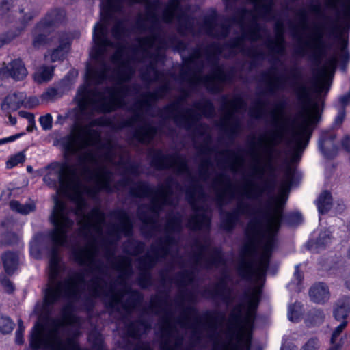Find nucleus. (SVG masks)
I'll return each mask as SVG.
<instances>
[{"label":"nucleus","mask_w":350,"mask_h":350,"mask_svg":"<svg viewBox=\"0 0 350 350\" xmlns=\"http://www.w3.org/2000/svg\"><path fill=\"white\" fill-rule=\"evenodd\" d=\"M89 116L90 113L82 115L79 109V119L88 122L84 126L75 122L71 132L57 142L65 159L76 156L77 163L53 162L46 166L49 172L43 178L57 193L69 195L74 206L69 210L57 196L53 197L55 204L50 216L53 229L49 234L53 245L43 306H53L60 299L77 301L89 275L92 278L88 290L91 297H102L106 306H139L142 295L128 284L133 274L132 260L116 256L122 234L127 237L133 234V220L124 210L114 211L111 215L118 222L108 224L103 234L105 215L98 207L88 212L83 191L93 196L100 190L113 192L129 187L131 196L150 198L148 204L137 208L142 233L146 238L157 237L162 231L164 234L137 259L138 284L147 288L152 285L151 269L167 256L170 261L159 271L163 286L171 282L170 273L175 265L180 269L186 267L174 236L182 230V215L171 210L178 203L172 196L173 187L180 189L181 186L171 175L157 187L145 181L134 183L128 175L138 176L139 165L130 161L123 149L111 140L102 143L100 132L93 129L96 126L110 125L111 120L104 116L96 119Z\"/></svg>","instance_id":"nucleus-1"},{"label":"nucleus","mask_w":350,"mask_h":350,"mask_svg":"<svg viewBox=\"0 0 350 350\" xmlns=\"http://www.w3.org/2000/svg\"><path fill=\"white\" fill-rule=\"evenodd\" d=\"M142 0H103L106 7L109 19L115 14L122 18L116 21L112 34L118 41L112 42L108 38V27L105 24L97 23L94 28V58L96 64L87 70V78L90 83L99 85L109 79L116 84L103 89L81 88L76 96L77 107L82 115L89 113L90 118L95 113H109L125 105L127 96L137 94L138 85L133 86L124 83L131 79L135 71L137 62H148L141 70L142 80L149 85L152 82L163 83L154 91H148L141 94L130 107L131 116L122 120L118 129L131 127L139 124L134 132V137L142 144H148L156 135L158 129L146 120L145 115L156 116L151 112L152 104L163 98L170 91V85L165 81L163 73L157 69L158 62L163 61V51L173 44L175 36L167 38L159 20L157 10L161 5L160 0H145L144 14H138L135 28L139 33L148 32L149 35L139 37L137 44L131 47V56L125 58L126 45L124 43L128 35L126 27L127 18L125 7L139 3Z\"/></svg>","instance_id":"nucleus-2"},{"label":"nucleus","mask_w":350,"mask_h":350,"mask_svg":"<svg viewBox=\"0 0 350 350\" xmlns=\"http://www.w3.org/2000/svg\"><path fill=\"white\" fill-rule=\"evenodd\" d=\"M276 186L275 180H266L262 187L247 182L242 192L236 196L231 191L230 178L223 172L217 174L211 180V187L215 193V201L220 208L221 226L232 231L239 221L241 216H250L251 208L243 198L262 203L265 193L269 200L264 207L257 210L259 217L252 218L247 224V241L243 245L237 265L239 277L248 282H259L265 279L270 258L275 248L277 234L283 219V208L287 200L290 183L282 187L279 196L272 194Z\"/></svg>","instance_id":"nucleus-3"},{"label":"nucleus","mask_w":350,"mask_h":350,"mask_svg":"<svg viewBox=\"0 0 350 350\" xmlns=\"http://www.w3.org/2000/svg\"><path fill=\"white\" fill-rule=\"evenodd\" d=\"M151 165L158 170H172L179 176L185 174L189 182L185 189V196L191 205L193 214L188 219L187 227L191 230H202V237L193 240L191 250L189 253V260L185 262L186 267L177 272L171 282L178 288V292L173 301H170L167 295H155L151 297L149 304H185L187 301H193L195 293L187 291L201 269H210L225 265L221 251L218 247L210 250L211 241L208 233L211 224V210L206 202V194L200 180L206 183L210 178V168L213 163L211 157H202L198 166L199 179L194 176L188 166L185 156L176 153L165 154L161 150L154 149L150 151Z\"/></svg>","instance_id":"nucleus-4"},{"label":"nucleus","mask_w":350,"mask_h":350,"mask_svg":"<svg viewBox=\"0 0 350 350\" xmlns=\"http://www.w3.org/2000/svg\"><path fill=\"white\" fill-rule=\"evenodd\" d=\"M295 94L299 105L300 116L303 118V122L292 131L290 137L286 139L288 146L294 145L293 153L291 157L293 163L300 160L302 152L306 148L312 131L309 125L315 124L320 118L319 104L317 100H312L310 98V90L306 85L294 87Z\"/></svg>","instance_id":"nucleus-5"},{"label":"nucleus","mask_w":350,"mask_h":350,"mask_svg":"<svg viewBox=\"0 0 350 350\" xmlns=\"http://www.w3.org/2000/svg\"><path fill=\"white\" fill-rule=\"evenodd\" d=\"M260 290L255 288L248 301V308L243 314L244 304H237L229 315V323L231 329L239 331L237 341L232 340L222 345L221 350H250L251 341L249 334L252 331L256 317V310L260 300Z\"/></svg>","instance_id":"nucleus-6"},{"label":"nucleus","mask_w":350,"mask_h":350,"mask_svg":"<svg viewBox=\"0 0 350 350\" xmlns=\"http://www.w3.org/2000/svg\"><path fill=\"white\" fill-rule=\"evenodd\" d=\"M337 62L338 58L334 55L330 56L326 59L325 64L321 68V73L317 77L316 80L312 84V88L308 86L306 83L297 82V80L301 78V75L297 68H293L291 70V75L288 77H277L274 79L270 77L267 81V91L271 94H274L278 90H284L288 86L292 88L295 93V86L306 85L308 88H310V94L312 90L317 94H321L324 90L327 92L330 84L329 83L328 80L325 79V77L329 72H334ZM310 98H312L311 96ZM311 99L314 100L312 98Z\"/></svg>","instance_id":"nucleus-7"},{"label":"nucleus","mask_w":350,"mask_h":350,"mask_svg":"<svg viewBox=\"0 0 350 350\" xmlns=\"http://www.w3.org/2000/svg\"><path fill=\"white\" fill-rule=\"evenodd\" d=\"M189 92L184 90L183 94L174 102L167 105L163 109H157V115L163 120H172L178 126L187 131H191L201 119L199 112L193 108L180 110V105L187 100Z\"/></svg>","instance_id":"nucleus-8"},{"label":"nucleus","mask_w":350,"mask_h":350,"mask_svg":"<svg viewBox=\"0 0 350 350\" xmlns=\"http://www.w3.org/2000/svg\"><path fill=\"white\" fill-rule=\"evenodd\" d=\"M285 105L284 103H280L276 105V108L270 111L271 117V123L275 126V129L271 131L268 137L260 138L265 147V153L267 164H271L274 159L275 153L278 155L280 154L275 147L283 142L286 134V125L284 122V110Z\"/></svg>","instance_id":"nucleus-9"},{"label":"nucleus","mask_w":350,"mask_h":350,"mask_svg":"<svg viewBox=\"0 0 350 350\" xmlns=\"http://www.w3.org/2000/svg\"><path fill=\"white\" fill-rule=\"evenodd\" d=\"M246 107L245 102L239 96L226 101L222 106L224 113L217 125L231 142H234L236 137L243 131L241 120L235 114L241 111H245Z\"/></svg>","instance_id":"nucleus-10"},{"label":"nucleus","mask_w":350,"mask_h":350,"mask_svg":"<svg viewBox=\"0 0 350 350\" xmlns=\"http://www.w3.org/2000/svg\"><path fill=\"white\" fill-rule=\"evenodd\" d=\"M340 1V0H325V8L336 11V20L334 21L332 20L330 16L325 14L320 4L312 5L310 8L311 12L324 20L323 27H328L332 32L337 29L338 22H340L345 28H350V2L344 3L342 10H340L338 8Z\"/></svg>","instance_id":"nucleus-11"},{"label":"nucleus","mask_w":350,"mask_h":350,"mask_svg":"<svg viewBox=\"0 0 350 350\" xmlns=\"http://www.w3.org/2000/svg\"><path fill=\"white\" fill-rule=\"evenodd\" d=\"M175 17L180 34L193 33V21L182 12L180 0H170L162 12L161 18L165 23H171Z\"/></svg>","instance_id":"nucleus-12"},{"label":"nucleus","mask_w":350,"mask_h":350,"mask_svg":"<svg viewBox=\"0 0 350 350\" xmlns=\"http://www.w3.org/2000/svg\"><path fill=\"white\" fill-rule=\"evenodd\" d=\"M27 70L21 59H15L6 64L3 63L0 67V79L3 80L12 78L14 81H23L27 75Z\"/></svg>","instance_id":"nucleus-13"},{"label":"nucleus","mask_w":350,"mask_h":350,"mask_svg":"<svg viewBox=\"0 0 350 350\" xmlns=\"http://www.w3.org/2000/svg\"><path fill=\"white\" fill-rule=\"evenodd\" d=\"M202 295L208 298L221 299L227 306L232 301L231 290L228 286L226 275H223L220 280L211 287H206Z\"/></svg>","instance_id":"nucleus-14"},{"label":"nucleus","mask_w":350,"mask_h":350,"mask_svg":"<svg viewBox=\"0 0 350 350\" xmlns=\"http://www.w3.org/2000/svg\"><path fill=\"white\" fill-rule=\"evenodd\" d=\"M217 157V165L219 168L225 169L227 165L230 170L237 173L239 169L242 166L244 159L242 157L238 155L234 151L230 149H224L218 151Z\"/></svg>","instance_id":"nucleus-15"},{"label":"nucleus","mask_w":350,"mask_h":350,"mask_svg":"<svg viewBox=\"0 0 350 350\" xmlns=\"http://www.w3.org/2000/svg\"><path fill=\"white\" fill-rule=\"evenodd\" d=\"M208 126L205 124L197 123L196 126L190 131L196 137L197 135L203 137L204 143L199 146L198 153L203 157H211V155L215 152L213 147L211 146V136L208 133Z\"/></svg>","instance_id":"nucleus-16"},{"label":"nucleus","mask_w":350,"mask_h":350,"mask_svg":"<svg viewBox=\"0 0 350 350\" xmlns=\"http://www.w3.org/2000/svg\"><path fill=\"white\" fill-rule=\"evenodd\" d=\"M336 137V133L332 131H325L321 133L319 139V148L324 157L333 158L336 156L338 147L334 144Z\"/></svg>","instance_id":"nucleus-17"},{"label":"nucleus","mask_w":350,"mask_h":350,"mask_svg":"<svg viewBox=\"0 0 350 350\" xmlns=\"http://www.w3.org/2000/svg\"><path fill=\"white\" fill-rule=\"evenodd\" d=\"M308 295L312 301L319 304H323L330 299L329 286L321 282L313 284L309 289Z\"/></svg>","instance_id":"nucleus-18"},{"label":"nucleus","mask_w":350,"mask_h":350,"mask_svg":"<svg viewBox=\"0 0 350 350\" xmlns=\"http://www.w3.org/2000/svg\"><path fill=\"white\" fill-rule=\"evenodd\" d=\"M350 314V297L343 295L338 299L333 306V317L338 321H347Z\"/></svg>","instance_id":"nucleus-19"},{"label":"nucleus","mask_w":350,"mask_h":350,"mask_svg":"<svg viewBox=\"0 0 350 350\" xmlns=\"http://www.w3.org/2000/svg\"><path fill=\"white\" fill-rule=\"evenodd\" d=\"M59 44L57 48L54 49L50 55L52 62L64 60L69 50L70 38L66 33L59 34Z\"/></svg>","instance_id":"nucleus-20"},{"label":"nucleus","mask_w":350,"mask_h":350,"mask_svg":"<svg viewBox=\"0 0 350 350\" xmlns=\"http://www.w3.org/2000/svg\"><path fill=\"white\" fill-rule=\"evenodd\" d=\"M25 96L23 92L9 94L2 101L1 109L3 111H16L24 104Z\"/></svg>","instance_id":"nucleus-21"},{"label":"nucleus","mask_w":350,"mask_h":350,"mask_svg":"<svg viewBox=\"0 0 350 350\" xmlns=\"http://www.w3.org/2000/svg\"><path fill=\"white\" fill-rule=\"evenodd\" d=\"M265 44L273 55L270 63L275 64L280 61L279 56H283L286 53L285 42L274 41L269 38L265 42Z\"/></svg>","instance_id":"nucleus-22"},{"label":"nucleus","mask_w":350,"mask_h":350,"mask_svg":"<svg viewBox=\"0 0 350 350\" xmlns=\"http://www.w3.org/2000/svg\"><path fill=\"white\" fill-rule=\"evenodd\" d=\"M1 258L5 272L9 275H12L18 267L19 258L18 254L15 252L8 251L1 254Z\"/></svg>","instance_id":"nucleus-23"},{"label":"nucleus","mask_w":350,"mask_h":350,"mask_svg":"<svg viewBox=\"0 0 350 350\" xmlns=\"http://www.w3.org/2000/svg\"><path fill=\"white\" fill-rule=\"evenodd\" d=\"M19 14H21V16L19 17L21 26L16 29H22V33L28 25L29 23L38 15V12L33 10L31 5L26 4L21 5L19 8Z\"/></svg>","instance_id":"nucleus-24"},{"label":"nucleus","mask_w":350,"mask_h":350,"mask_svg":"<svg viewBox=\"0 0 350 350\" xmlns=\"http://www.w3.org/2000/svg\"><path fill=\"white\" fill-rule=\"evenodd\" d=\"M64 17L65 12L63 10L55 9L49 12L39 23H42V25L49 29L52 26H56L61 23Z\"/></svg>","instance_id":"nucleus-25"},{"label":"nucleus","mask_w":350,"mask_h":350,"mask_svg":"<svg viewBox=\"0 0 350 350\" xmlns=\"http://www.w3.org/2000/svg\"><path fill=\"white\" fill-rule=\"evenodd\" d=\"M193 109L199 112L201 118L204 116L207 118H213L215 116L213 104L208 99L202 98L193 103Z\"/></svg>","instance_id":"nucleus-26"},{"label":"nucleus","mask_w":350,"mask_h":350,"mask_svg":"<svg viewBox=\"0 0 350 350\" xmlns=\"http://www.w3.org/2000/svg\"><path fill=\"white\" fill-rule=\"evenodd\" d=\"M205 316L206 320L203 323V327L207 331V337L214 340L217 338V316L211 312H207Z\"/></svg>","instance_id":"nucleus-27"},{"label":"nucleus","mask_w":350,"mask_h":350,"mask_svg":"<svg viewBox=\"0 0 350 350\" xmlns=\"http://www.w3.org/2000/svg\"><path fill=\"white\" fill-rule=\"evenodd\" d=\"M48 29L38 23L33 30L32 45L35 48H39L46 42Z\"/></svg>","instance_id":"nucleus-28"},{"label":"nucleus","mask_w":350,"mask_h":350,"mask_svg":"<svg viewBox=\"0 0 350 350\" xmlns=\"http://www.w3.org/2000/svg\"><path fill=\"white\" fill-rule=\"evenodd\" d=\"M332 196L327 191H323L317 200L318 211L323 215L327 213L332 207Z\"/></svg>","instance_id":"nucleus-29"},{"label":"nucleus","mask_w":350,"mask_h":350,"mask_svg":"<svg viewBox=\"0 0 350 350\" xmlns=\"http://www.w3.org/2000/svg\"><path fill=\"white\" fill-rule=\"evenodd\" d=\"M145 245L141 241L129 239L123 244V252L127 254L136 256L144 252Z\"/></svg>","instance_id":"nucleus-30"},{"label":"nucleus","mask_w":350,"mask_h":350,"mask_svg":"<svg viewBox=\"0 0 350 350\" xmlns=\"http://www.w3.org/2000/svg\"><path fill=\"white\" fill-rule=\"evenodd\" d=\"M329 241V236L326 232H321L316 241H309L306 244V247L313 252H319L321 250L325 248Z\"/></svg>","instance_id":"nucleus-31"},{"label":"nucleus","mask_w":350,"mask_h":350,"mask_svg":"<svg viewBox=\"0 0 350 350\" xmlns=\"http://www.w3.org/2000/svg\"><path fill=\"white\" fill-rule=\"evenodd\" d=\"M10 208L18 213L27 215L36 209V204L33 202H29L25 204H21L16 200H12L10 202Z\"/></svg>","instance_id":"nucleus-32"},{"label":"nucleus","mask_w":350,"mask_h":350,"mask_svg":"<svg viewBox=\"0 0 350 350\" xmlns=\"http://www.w3.org/2000/svg\"><path fill=\"white\" fill-rule=\"evenodd\" d=\"M314 51L309 55V59L316 66H319L326 56L325 45H314Z\"/></svg>","instance_id":"nucleus-33"},{"label":"nucleus","mask_w":350,"mask_h":350,"mask_svg":"<svg viewBox=\"0 0 350 350\" xmlns=\"http://www.w3.org/2000/svg\"><path fill=\"white\" fill-rule=\"evenodd\" d=\"M54 68V66H42L40 71L36 74L35 80L39 83L50 81L53 75Z\"/></svg>","instance_id":"nucleus-34"},{"label":"nucleus","mask_w":350,"mask_h":350,"mask_svg":"<svg viewBox=\"0 0 350 350\" xmlns=\"http://www.w3.org/2000/svg\"><path fill=\"white\" fill-rule=\"evenodd\" d=\"M22 29H12L0 35V48L8 44L21 34Z\"/></svg>","instance_id":"nucleus-35"},{"label":"nucleus","mask_w":350,"mask_h":350,"mask_svg":"<svg viewBox=\"0 0 350 350\" xmlns=\"http://www.w3.org/2000/svg\"><path fill=\"white\" fill-rule=\"evenodd\" d=\"M302 316V306L299 303H295L288 308V317L292 322L298 321Z\"/></svg>","instance_id":"nucleus-36"},{"label":"nucleus","mask_w":350,"mask_h":350,"mask_svg":"<svg viewBox=\"0 0 350 350\" xmlns=\"http://www.w3.org/2000/svg\"><path fill=\"white\" fill-rule=\"evenodd\" d=\"M265 103H263L260 100H258L250 109V116L255 119L262 118L265 113Z\"/></svg>","instance_id":"nucleus-37"},{"label":"nucleus","mask_w":350,"mask_h":350,"mask_svg":"<svg viewBox=\"0 0 350 350\" xmlns=\"http://www.w3.org/2000/svg\"><path fill=\"white\" fill-rule=\"evenodd\" d=\"M14 326L12 321L0 312V332L3 334H9L12 331Z\"/></svg>","instance_id":"nucleus-38"},{"label":"nucleus","mask_w":350,"mask_h":350,"mask_svg":"<svg viewBox=\"0 0 350 350\" xmlns=\"http://www.w3.org/2000/svg\"><path fill=\"white\" fill-rule=\"evenodd\" d=\"M252 159L255 161L256 164L253 167L254 173L255 175H258L260 178H262V176L265 174V167L260 165V162L261 160L260 154L254 151L252 154Z\"/></svg>","instance_id":"nucleus-39"},{"label":"nucleus","mask_w":350,"mask_h":350,"mask_svg":"<svg viewBox=\"0 0 350 350\" xmlns=\"http://www.w3.org/2000/svg\"><path fill=\"white\" fill-rule=\"evenodd\" d=\"M309 318L313 325H319L324 321L325 314L322 310L313 309L309 312Z\"/></svg>","instance_id":"nucleus-40"},{"label":"nucleus","mask_w":350,"mask_h":350,"mask_svg":"<svg viewBox=\"0 0 350 350\" xmlns=\"http://www.w3.org/2000/svg\"><path fill=\"white\" fill-rule=\"evenodd\" d=\"M274 31L275 39L274 41L285 42L284 38V25L282 21L277 20L274 25Z\"/></svg>","instance_id":"nucleus-41"},{"label":"nucleus","mask_w":350,"mask_h":350,"mask_svg":"<svg viewBox=\"0 0 350 350\" xmlns=\"http://www.w3.org/2000/svg\"><path fill=\"white\" fill-rule=\"evenodd\" d=\"M18 236L14 232H7L2 235L0 245H13L18 241Z\"/></svg>","instance_id":"nucleus-42"},{"label":"nucleus","mask_w":350,"mask_h":350,"mask_svg":"<svg viewBox=\"0 0 350 350\" xmlns=\"http://www.w3.org/2000/svg\"><path fill=\"white\" fill-rule=\"evenodd\" d=\"M25 159V156L24 153L23 152H20L10 158V159L6 162V166L8 168H12L18 164L23 163Z\"/></svg>","instance_id":"nucleus-43"},{"label":"nucleus","mask_w":350,"mask_h":350,"mask_svg":"<svg viewBox=\"0 0 350 350\" xmlns=\"http://www.w3.org/2000/svg\"><path fill=\"white\" fill-rule=\"evenodd\" d=\"M294 278L295 281L290 284L291 286H293L295 284L294 290L296 291H300L301 287L300 284H301L303 279H304V274L303 273L299 270V265H297L295 267V271L294 273Z\"/></svg>","instance_id":"nucleus-44"},{"label":"nucleus","mask_w":350,"mask_h":350,"mask_svg":"<svg viewBox=\"0 0 350 350\" xmlns=\"http://www.w3.org/2000/svg\"><path fill=\"white\" fill-rule=\"evenodd\" d=\"M347 321H341L340 324L334 329L330 339L331 343L340 342V341H338V337L347 327Z\"/></svg>","instance_id":"nucleus-45"},{"label":"nucleus","mask_w":350,"mask_h":350,"mask_svg":"<svg viewBox=\"0 0 350 350\" xmlns=\"http://www.w3.org/2000/svg\"><path fill=\"white\" fill-rule=\"evenodd\" d=\"M0 284L8 293H12L14 291V285L12 282L4 274H0Z\"/></svg>","instance_id":"nucleus-46"},{"label":"nucleus","mask_w":350,"mask_h":350,"mask_svg":"<svg viewBox=\"0 0 350 350\" xmlns=\"http://www.w3.org/2000/svg\"><path fill=\"white\" fill-rule=\"evenodd\" d=\"M14 6V0H0V16L7 14Z\"/></svg>","instance_id":"nucleus-47"},{"label":"nucleus","mask_w":350,"mask_h":350,"mask_svg":"<svg viewBox=\"0 0 350 350\" xmlns=\"http://www.w3.org/2000/svg\"><path fill=\"white\" fill-rule=\"evenodd\" d=\"M39 122L44 131L50 130L52 128L53 118L50 113L40 116Z\"/></svg>","instance_id":"nucleus-48"},{"label":"nucleus","mask_w":350,"mask_h":350,"mask_svg":"<svg viewBox=\"0 0 350 350\" xmlns=\"http://www.w3.org/2000/svg\"><path fill=\"white\" fill-rule=\"evenodd\" d=\"M287 222L291 226H297L302 222V216L299 213H292L286 217Z\"/></svg>","instance_id":"nucleus-49"},{"label":"nucleus","mask_w":350,"mask_h":350,"mask_svg":"<svg viewBox=\"0 0 350 350\" xmlns=\"http://www.w3.org/2000/svg\"><path fill=\"white\" fill-rule=\"evenodd\" d=\"M319 340L317 338H312L302 347L301 350H318Z\"/></svg>","instance_id":"nucleus-50"},{"label":"nucleus","mask_w":350,"mask_h":350,"mask_svg":"<svg viewBox=\"0 0 350 350\" xmlns=\"http://www.w3.org/2000/svg\"><path fill=\"white\" fill-rule=\"evenodd\" d=\"M42 96L47 101L54 100L59 96L58 90L55 88H49L43 94Z\"/></svg>","instance_id":"nucleus-51"},{"label":"nucleus","mask_w":350,"mask_h":350,"mask_svg":"<svg viewBox=\"0 0 350 350\" xmlns=\"http://www.w3.org/2000/svg\"><path fill=\"white\" fill-rule=\"evenodd\" d=\"M345 117V109L344 108H340L338 111V113L336 117L334 122V125L336 126H339L342 124Z\"/></svg>","instance_id":"nucleus-52"},{"label":"nucleus","mask_w":350,"mask_h":350,"mask_svg":"<svg viewBox=\"0 0 350 350\" xmlns=\"http://www.w3.org/2000/svg\"><path fill=\"white\" fill-rule=\"evenodd\" d=\"M342 148L347 152H350V135H347L341 139Z\"/></svg>","instance_id":"nucleus-53"},{"label":"nucleus","mask_w":350,"mask_h":350,"mask_svg":"<svg viewBox=\"0 0 350 350\" xmlns=\"http://www.w3.org/2000/svg\"><path fill=\"white\" fill-rule=\"evenodd\" d=\"M341 108H344L350 103V90L339 98Z\"/></svg>","instance_id":"nucleus-54"},{"label":"nucleus","mask_w":350,"mask_h":350,"mask_svg":"<svg viewBox=\"0 0 350 350\" xmlns=\"http://www.w3.org/2000/svg\"><path fill=\"white\" fill-rule=\"evenodd\" d=\"M323 36L324 32L323 31H317L314 39V45H325L323 40Z\"/></svg>","instance_id":"nucleus-55"},{"label":"nucleus","mask_w":350,"mask_h":350,"mask_svg":"<svg viewBox=\"0 0 350 350\" xmlns=\"http://www.w3.org/2000/svg\"><path fill=\"white\" fill-rule=\"evenodd\" d=\"M25 330L24 327H18L16 332V342L18 344H23L24 342L23 340V332Z\"/></svg>","instance_id":"nucleus-56"},{"label":"nucleus","mask_w":350,"mask_h":350,"mask_svg":"<svg viewBox=\"0 0 350 350\" xmlns=\"http://www.w3.org/2000/svg\"><path fill=\"white\" fill-rule=\"evenodd\" d=\"M341 60L344 62H348L350 59V54L346 49V46L344 44L341 48V52L340 55Z\"/></svg>","instance_id":"nucleus-57"},{"label":"nucleus","mask_w":350,"mask_h":350,"mask_svg":"<svg viewBox=\"0 0 350 350\" xmlns=\"http://www.w3.org/2000/svg\"><path fill=\"white\" fill-rule=\"evenodd\" d=\"M18 114L21 117L26 118L29 124L34 122V116L33 113L25 111H20Z\"/></svg>","instance_id":"nucleus-58"},{"label":"nucleus","mask_w":350,"mask_h":350,"mask_svg":"<svg viewBox=\"0 0 350 350\" xmlns=\"http://www.w3.org/2000/svg\"><path fill=\"white\" fill-rule=\"evenodd\" d=\"M39 103V100L36 97H31L27 102H24L23 105L27 108H33Z\"/></svg>","instance_id":"nucleus-59"},{"label":"nucleus","mask_w":350,"mask_h":350,"mask_svg":"<svg viewBox=\"0 0 350 350\" xmlns=\"http://www.w3.org/2000/svg\"><path fill=\"white\" fill-rule=\"evenodd\" d=\"M290 27L292 30V36L297 39L298 41L301 42L302 40V36L299 33L297 27L294 25L291 22L290 23Z\"/></svg>","instance_id":"nucleus-60"},{"label":"nucleus","mask_w":350,"mask_h":350,"mask_svg":"<svg viewBox=\"0 0 350 350\" xmlns=\"http://www.w3.org/2000/svg\"><path fill=\"white\" fill-rule=\"evenodd\" d=\"M294 53L297 56L303 57L306 55V48L304 46L300 45L295 49Z\"/></svg>","instance_id":"nucleus-61"},{"label":"nucleus","mask_w":350,"mask_h":350,"mask_svg":"<svg viewBox=\"0 0 350 350\" xmlns=\"http://www.w3.org/2000/svg\"><path fill=\"white\" fill-rule=\"evenodd\" d=\"M22 133L16 134L8 137L3 138L0 139V145L4 144L5 143L12 142L14 141L15 139H18L21 135H22Z\"/></svg>","instance_id":"nucleus-62"},{"label":"nucleus","mask_w":350,"mask_h":350,"mask_svg":"<svg viewBox=\"0 0 350 350\" xmlns=\"http://www.w3.org/2000/svg\"><path fill=\"white\" fill-rule=\"evenodd\" d=\"M69 113H66L64 116L58 115L57 120L55 121L56 124L63 125L66 120L69 118Z\"/></svg>","instance_id":"nucleus-63"},{"label":"nucleus","mask_w":350,"mask_h":350,"mask_svg":"<svg viewBox=\"0 0 350 350\" xmlns=\"http://www.w3.org/2000/svg\"><path fill=\"white\" fill-rule=\"evenodd\" d=\"M299 16L301 18V27L303 29L306 28V14L304 10H301L298 13Z\"/></svg>","instance_id":"nucleus-64"}]
</instances>
